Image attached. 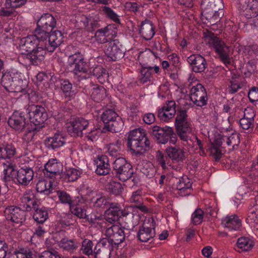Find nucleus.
<instances>
[{
    "instance_id": "obj_1",
    "label": "nucleus",
    "mask_w": 258,
    "mask_h": 258,
    "mask_svg": "<svg viewBox=\"0 0 258 258\" xmlns=\"http://www.w3.org/2000/svg\"><path fill=\"white\" fill-rule=\"evenodd\" d=\"M45 34L40 29H36L33 35L21 38L19 42V49L22 53L28 52L25 56V62L31 64L37 65L44 58L45 50L43 39Z\"/></svg>"
},
{
    "instance_id": "obj_2",
    "label": "nucleus",
    "mask_w": 258,
    "mask_h": 258,
    "mask_svg": "<svg viewBox=\"0 0 258 258\" xmlns=\"http://www.w3.org/2000/svg\"><path fill=\"white\" fill-rule=\"evenodd\" d=\"M175 125L177 136L184 146L201 149L202 144L193 133L190 119L188 118L185 110L180 109L177 113Z\"/></svg>"
},
{
    "instance_id": "obj_3",
    "label": "nucleus",
    "mask_w": 258,
    "mask_h": 258,
    "mask_svg": "<svg viewBox=\"0 0 258 258\" xmlns=\"http://www.w3.org/2000/svg\"><path fill=\"white\" fill-rule=\"evenodd\" d=\"M202 15L211 25L217 23L224 15L222 0H203Z\"/></svg>"
},
{
    "instance_id": "obj_4",
    "label": "nucleus",
    "mask_w": 258,
    "mask_h": 258,
    "mask_svg": "<svg viewBox=\"0 0 258 258\" xmlns=\"http://www.w3.org/2000/svg\"><path fill=\"white\" fill-rule=\"evenodd\" d=\"M102 216H95V220L101 221L97 224L101 228L103 233L108 237L112 245L118 244L123 241L126 237V234L118 225L113 224V223H108L106 220H101Z\"/></svg>"
},
{
    "instance_id": "obj_5",
    "label": "nucleus",
    "mask_w": 258,
    "mask_h": 258,
    "mask_svg": "<svg viewBox=\"0 0 258 258\" xmlns=\"http://www.w3.org/2000/svg\"><path fill=\"white\" fill-rule=\"evenodd\" d=\"M23 75L15 70L7 71L3 74L1 83L10 92H20L24 89Z\"/></svg>"
},
{
    "instance_id": "obj_6",
    "label": "nucleus",
    "mask_w": 258,
    "mask_h": 258,
    "mask_svg": "<svg viewBox=\"0 0 258 258\" xmlns=\"http://www.w3.org/2000/svg\"><path fill=\"white\" fill-rule=\"evenodd\" d=\"M127 146L136 154H142L149 147L145 133L143 129L136 128L131 131L127 140Z\"/></svg>"
},
{
    "instance_id": "obj_7",
    "label": "nucleus",
    "mask_w": 258,
    "mask_h": 258,
    "mask_svg": "<svg viewBox=\"0 0 258 258\" xmlns=\"http://www.w3.org/2000/svg\"><path fill=\"white\" fill-rule=\"evenodd\" d=\"M206 38L210 47L215 49L222 61L225 64L230 63L229 48L224 42L215 34L211 33H209Z\"/></svg>"
},
{
    "instance_id": "obj_8",
    "label": "nucleus",
    "mask_w": 258,
    "mask_h": 258,
    "mask_svg": "<svg viewBox=\"0 0 258 258\" xmlns=\"http://www.w3.org/2000/svg\"><path fill=\"white\" fill-rule=\"evenodd\" d=\"M112 167L116 177L122 181L130 178L133 174L131 164L123 158H118L113 163Z\"/></svg>"
},
{
    "instance_id": "obj_9",
    "label": "nucleus",
    "mask_w": 258,
    "mask_h": 258,
    "mask_svg": "<svg viewBox=\"0 0 258 258\" xmlns=\"http://www.w3.org/2000/svg\"><path fill=\"white\" fill-rule=\"evenodd\" d=\"M30 121L35 125H42L47 119V113L45 109L41 106L29 105L26 109Z\"/></svg>"
},
{
    "instance_id": "obj_10",
    "label": "nucleus",
    "mask_w": 258,
    "mask_h": 258,
    "mask_svg": "<svg viewBox=\"0 0 258 258\" xmlns=\"http://www.w3.org/2000/svg\"><path fill=\"white\" fill-rule=\"evenodd\" d=\"M68 63L70 71L75 74L80 72L87 73L89 72V65L84 61L83 55L79 52L70 55L68 59Z\"/></svg>"
},
{
    "instance_id": "obj_11",
    "label": "nucleus",
    "mask_w": 258,
    "mask_h": 258,
    "mask_svg": "<svg viewBox=\"0 0 258 258\" xmlns=\"http://www.w3.org/2000/svg\"><path fill=\"white\" fill-rule=\"evenodd\" d=\"M46 37L43 39L44 49L45 50V55L46 51L53 52L58 46H59L63 41V37L61 32L59 31H54L48 34V32L42 31Z\"/></svg>"
},
{
    "instance_id": "obj_12",
    "label": "nucleus",
    "mask_w": 258,
    "mask_h": 258,
    "mask_svg": "<svg viewBox=\"0 0 258 258\" xmlns=\"http://www.w3.org/2000/svg\"><path fill=\"white\" fill-rule=\"evenodd\" d=\"M191 100L198 106H203L207 101V92L203 86L200 84L193 86L190 91Z\"/></svg>"
},
{
    "instance_id": "obj_13",
    "label": "nucleus",
    "mask_w": 258,
    "mask_h": 258,
    "mask_svg": "<svg viewBox=\"0 0 258 258\" xmlns=\"http://www.w3.org/2000/svg\"><path fill=\"white\" fill-rule=\"evenodd\" d=\"M113 245L107 238H103L98 242L94 248L95 258H110Z\"/></svg>"
},
{
    "instance_id": "obj_14",
    "label": "nucleus",
    "mask_w": 258,
    "mask_h": 258,
    "mask_svg": "<svg viewBox=\"0 0 258 258\" xmlns=\"http://www.w3.org/2000/svg\"><path fill=\"white\" fill-rule=\"evenodd\" d=\"M4 213L7 220L15 223H22L25 220L26 212L18 207H8L6 208Z\"/></svg>"
},
{
    "instance_id": "obj_15",
    "label": "nucleus",
    "mask_w": 258,
    "mask_h": 258,
    "mask_svg": "<svg viewBox=\"0 0 258 258\" xmlns=\"http://www.w3.org/2000/svg\"><path fill=\"white\" fill-rule=\"evenodd\" d=\"M150 133L159 143L165 144L167 142L169 137L174 134V131L172 127L168 126L161 127L158 125H154L151 128Z\"/></svg>"
},
{
    "instance_id": "obj_16",
    "label": "nucleus",
    "mask_w": 258,
    "mask_h": 258,
    "mask_svg": "<svg viewBox=\"0 0 258 258\" xmlns=\"http://www.w3.org/2000/svg\"><path fill=\"white\" fill-rule=\"evenodd\" d=\"M176 103L173 100L167 101L158 110V116L162 121L168 122L176 114Z\"/></svg>"
},
{
    "instance_id": "obj_17",
    "label": "nucleus",
    "mask_w": 258,
    "mask_h": 258,
    "mask_svg": "<svg viewBox=\"0 0 258 258\" xmlns=\"http://www.w3.org/2000/svg\"><path fill=\"white\" fill-rule=\"evenodd\" d=\"M89 125L88 120L83 118H77L70 121L68 124V131L73 136H79L82 135V131Z\"/></svg>"
},
{
    "instance_id": "obj_18",
    "label": "nucleus",
    "mask_w": 258,
    "mask_h": 258,
    "mask_svg": "<svg viewBox=\"0 0 258 258\" xmlns=\"http://www.w3.org/2000/svg\"><path fill=\"white\" fill-rule=\"evenodd\" d=\"M120 46L119 42L115 41H111L106 45L104 52L111 60L116 61L124 56V52Z\"/></svg>"
},
{
    "instance_id": "obj_19",
    "label": "nucleus",
    "mask_w": 258,
    "mask_h": 258,
    "mask_svg": "<svg viewBox=\"0 0 258 258\" xmlns=\"http://www.w3.org/2000/svg\"><path fill=\"white\" fill-rule=\"evenodd\" d=\"M45 170L44 174L46 176L52 178L60 174L63 170V166L56 159H51L45 164Z\"/></svg>"
},
{
    "instance_id": "obj_20",
    "label": "nucleus",
    "mask_w": 258,
    "mask_h": 258,
    "mask_svg": "<svg viewBox=\"0 0 258 258\" xmlns=\"http://www.w3.org/2000/svg\"><path fill=\"white\" fill-rule=\"evenodd\" d=\"M56 26L55 18L49 14H45L37 21V28L36 29H40L48 32L51 30Z\"/></svg>"
},
{
    "instance_id": "obj_21",
    "label": "nucleus",
    "mask_w": 258,
    "mask_h": 258,
    "mask_svg": "<svg viewBox=\"0 0 258 258\" xmlns=\"http://www.w3.org/2000/svg\"><path fill=\"white\" fill-rule=\"evenodd\" d=\"M187 60L191 66L193 71L196 73H202L207 68L206 59L200 55H191L187 58Z\"/></svg>"
},
{
    "instance_id": "obj_22",
    "label": "nucleus",
    "mask_w": 258,
    "mask_h": 258,
    "mask_svg": "<svg viewBox=\"0 0 258 258\" xmlns=\"http://www.w3.org/2000/svg\"><path fill=\"white\" fill-rule=\"evenodd\" d=\"M9 125L18 131H22L26 126L25 118L22 113L15 111L8 120Z\"/></svg>"
},
{
    "instance_id": "obj_23",
    "label": "nucleus",
    "mask_w": 258,
    "mask_h": 258,
    "mask_svg": "<svg viewBox=\"0 0 258 258\" xmlns=\"http://www.w3.org/2000/svg\"><path fill=\"white\" fill-rule=\"evenodd\" d=\"M86 204V201L83 197H78L74 200L73 203L70 206L72 213L80 218H84L86 216V210L82 205Z\"/></svg>"
},
{
    "instance_id": "obj_24",
    "label": "nucleus",
    "mask_w": 258,
    "mask_h": 258,
    "mask_svg": "<svg viewBox=\"0 0 258 258\" xmlns=\"http://www.w3.org/2000/svg\"><path fill=\"white\" fill-rule=\"evenodd\" d=\"M222 226L229 230H238L241 226V220L235 214L227 215L222 219Z\"/></svg>"
},
{
    "instance_id": "obj_25",
    "label": "nucleus",
    "mask_w": 258,
    "mask_h": 258,
    "mask_svg": "<svg viewBox=\"0 0 258 258\" xmlns=\"http://www.w3.org/2000/svg\"><path fill=\"white\" fill-rule=\"evenodd\" d=\"M96 165L95 172L96 174L104 175L109 173L110 168L109 159L106 156H99L95 161Z\"/></svg>"
},
{
    "instance_id": "obj_26",
    "label": "nucleus",
    "mask_w": 258,
    "mask_h": 258,
    "mask_svg": "<svg viewBox=\"0 0 258 258\" xmlns=\"http://www.w3.org/2000/svg\"><path fill=\"white\" fill-rule=\"evenodd\" d=\"M66 142L65 136L62 133H56L53 137L47 138L45 141L47 147L53 150L63 146Z\"/></svg>"
},
{
    "instance_id": "obj_27",
    "label": "nucleus",
    "mask_w": 258,
    "mask_h": 258,
    "mask_svg": "<svg viewBox=\"0 0 258 258\" xmlns=\"http://www.w3.org/2000/svg\"><path fill=\"white\" fill-rule=\"evenodd\" d=\"M168 157L177 162H182L185 159V153L183 149L176 146H169L165 150Z\"/></svg>"
},
{
    "instance_id": "obj_28",
    "label": "nucleus",
    "mask_w": 258,
    "mask_h": 258,
    "mask_svg": "<svg viewBox=\"0 0 258 258\" xmlns=\"http://www.w3.org/2000/svg\"><path fill=\"white\" fill-rule=\"evenodd\" d=\"M191 180L186 176L180 178L177 183L178 194L181 196H186L191 193L192 190Z\"/></svg>"
},
{
    "instance_id": "obj_29",
    "label": "nucleus",
    "mask_w": 258,
    "mask_h": 258,
    "mask_svg": "<svg viewBox=\"0 0 258 258\" xmlns=\"http://www.w3.org/2000/svg\"><path fill=\"white\" fill-rule=\"evenodd\" d=\"M105 213V220L108 223H114L119 218L121 207L117 203H110Z\"/></svg>"
},
{
    "instance_id": "obj_30",
    "label": "nucleus",
    "mask_w": 258,
    "mask_h": 258,
    "mask_svg": "<svg viewBox=\"0 0 258 258\" xmlns=\"http://www.w3.org/2000/svg\"><path fill=\"white\" fill-rule=\"evenodd\" d=\"M33 170L29 167L21 168L17 171V180L22 185H27L33 179Z\"/></svg>"
},
{
    "instance_id": "obj_31",
    "label": "nucleus",
    "mask_w": 258,
    "mask_h": 258,
    "mask_svg": "<svg viewBox=\"0 0 258 258\" xmlns=\"http://www.w3.org/2000/svg\"><path fill=\"white\" fill-rule=\"evenodd\" d=\"M128 202L141 211L146 212L147 211V207L143 205L142 191L141 189H138L132 193L128 199Z\"/></svg>"
},
{
    "instance_id": "obj_32",
    "label": "nucleus",
    "mask_w": 258,
    "mask_h": 258,
    "mask_svg": "<svg viewBox=\"0 0 258 258\" xmlns=\"http://www.w3.org/2000/svg\"><path fill=\"white\" fill-rule=\"evenodd\" d=\"M77 23H82L85 28L89 31H93L98 27V23L97 19L91 16H86L82 15L77 17Z\"/></svg>"
},
{
    "instance_id": "obj_33",
    "label": "nucleus",
    "mask_w": 258,
    "mask_h": 258,
    "mask_svg": "<svg viewBox=\"0 0 258 258\" xmlns=\"http://www.w3.org/2000/svg\"><path fill=\"white\" fill-rule=\"evenodd\" d=\"M140 33L145 39L150 40L155 34L152 23L147 20L143 22L140 29Z\"/></svg>"
},
{
    "instance_id": "obj_34",
    "label": "nucleus",
    "mask_w": 258,
    "mask_h": 258,
    "mask_svg": "<svg viewBox=\"0 0 258 258\" xmlns=\"http://www.w3.org/2000/svg\"><path fill=\"white\" fill-rule=\"evenodd\" d=\"M0 165L3 167V173L4 179L8 180L9 178H13L17 174V171L15 169V167L9 160H0Z\"/></svg>"
},
{
    "instance_id": "obj_35",
    "label": "nucleus",
    "mask_w": 258,
    "mask_h": 258,
    "mask_svg": "<svg viewBox=\"0 0 258 258\" xmlns=\"http://www.w3.org/2000/svg\"><path fill=\"white\" fill-rule=\"evenodd\" d=\"M21 206L24 210L29 211L32 206H34L35 202V195L31 190L26 191L21 198Z\"/></svg>"
},
{
    "instance_id": "obj_36",
    "label": "nucleus",
    "mask_w": 258,
    "mask_h": 258,
    "mask_svg": "<svg viewBox=\"0 0 258 258\" xmlns=\"http://www.w3.org/2000/svg\"><path fill=\"white\" fill-rule=\"evenodd\" d=\"M16 153V148L12 144L2 145L0 146V160L10 159Z\"/></svg>"
},
{
    "instance_id": "obj_37",
    "label": "nucleus",
    "mask_w": 258,
    "mask_h": 258,
    "mask_svg": "<svg viewBox=\"0 0 258 258\" xmlns=\"http://www.w3.org/2000/svg\"><path fill=\"white\" fill-rule=\"evenodd\" d=\"M90 94L93 100L99 102L106 97V90L103 87L95 85L92 86Z\"/></svg>"
},
{
    "instance_id": "obj_38",
    "label": "nucleus",
    "mask_w": 258,
    "mask_h": 258,
    "mask_svg": "<svg viewBox=\"0 0 258 258\" xmlns=\"http://www.w3.org/2000/svg\"><path fill=\"white\" fill-rule=\"evenodd\" d=\"M58 245L62 249L72 253L78 248L79 243L75 240L64 238L59 241Z\"/></svg>"
},
{
    "instance_id": "obj_39",
    "label": "nucleus",
    "mask_w": 258,
    "mask_h": 258,
    "mask_svg": "<svg viewBox=\"0 0 258 258\" xmlns=\"http://www.w3.org/2000/svg\"><path fill=\"white\" fill-rule=\"evenodd\" d=\"M248 3L245 10L246 17L247 18H256V20L258 21V1L249 0Z\"/></svg>"
},
{
    "instance_id": "obj_40",
    "label": "nucleus",
    "mask_w": 258,
    "mask_h": 258,
    "mask_svg": "<svg viewBox=\"0 0 258 258\" xmlns=\"http://www.w3.org/2000/svg\"><path fill=\"white\" fill-rule=\"evenodd\" d=\"M141 171L149 178L153 177L156 172V169L153 164L147 161H143L140 165Z\"/></svg>"
},
{
    "instance_id": "obj_41",
    "label": "nucleus",
    "mask_w": 258,
    "mask_h": 258,
    "mask_svg": "<svg viewBox=\"0 0 258 258\" xmlns=\"http://www.w3.org/2000/svg\"><path fill=\"white\" fill-rule=\"evenodd\" d=\"M155 236V232L148 227L143 226L141 228L138 233L139 239L142 242H147Z\"/></svg>"
},
{
    "instance_id": "obj_42",
    "label": "nucleus",
    "mask_w": 258,
    "mask_h": 258,
    "mask_svg": "<svg viewBox=\"0 0 258 258\" xmlns=\"http://www.w3.org/2000/svg\"><path fill=\"white\" fill-rule=\"evenodd\" d=\"M108 131L118 133L121 131L123 126V122L121 118L118 115L109 124L105 125Z\"/></svg>"
},
{
    "instance_id": "obj_43",
    "label": "nucleus",
    "mask_w": 258,
    "mask_h": 258,
    "mask_svg": "<svg viewBox=\"0 0 258 258\" xmlns=\"http://www.w3.org/2000/svg\"><path fill=\"white\" fill-rule=\"evenodd\" d=\"M91 202L93 206L101 208H105L108 204L109 202L106 197L102 194H95L91 199Z\"/></svg>"
},
{
    "instance_id": "obj_44",
    "label": "nucleus",
    "mask_w": 258,
    "mask_h": 258,
    "mask_svg": "<svg viewBox=\"0 0 258 258\" xmlns=\"http://www.w3.org/2000/svg\"><path fill=\"white\" fill-rule=\"evenodd\" d=\"M254 245L253 241L245 237L239 238L237 241V246L242 251H247L250 250Z\"/></svg>"
},
{
    "instance_id": "obj_45",
    "label": "nucleus",
    "mask_w": 258,
    "mask_h": 258,
    "mask_svg": "<svg viewBox=\"0 0 258 258\" xmlns=\"http://www.w3.org/2000/svg\"><path fill=\"white\" fill-rule=\"evenodd\" d=\"M108 35V28L106 27L103 29L97 30L92 40V41H96L99 44L104 43L107 41V37Z\"/></svg>"
},
{
    "instance_id": "obj_46",
    "label": "nucleus",
    "mask_w": 258,
    "mask_h": 258,
    "mask_svg": "<svg viewBox=\"0 0 258 258\" xmlns=\"http://www.w3.org/2000/svg\"><path fill=\"white\" fill-rule=\"evenodd\" d=\"M48 217L47 211L43 208H37L33 214L34 219L39 223H44Z\"/></svg>"
},
{
    "instance_id": "obj_47",
    "label": "nucleus",
    "mask_w": 258,
    "mask_h": 258,
    "mask_svg": "<svg viewBox=\"0 0 258 258\" xmlns=\"http://www.w3.org/2000/svg\"><path fill=\"white\" fill-rule=\"evenodd\" d=\"M93 246L94 244L92 240L89 239H85L82 242L80 250L83 254L89 256L94 253Z\"/></svg>"
},
{
    "instance_id": "obj_48",
    "label": "nucleus",
    "mask_w": 258,
    "mask_h": 258,
    "mask_svg": "<svg viewBox=\"0 0 258 258\" xmlns=\"http://www.w3.org/2000/svg\"><path fill=\"white\" fill-rule=\"evenodd\" d=\"M51 182L50 180L41 179L38 181L36 184V189L38 192L42 193L46 192V194L49 192Z\"/></svg>"
},
{
    "instance_id": "obj_49",
    "label": "nucleus",
    "mask_w": 258,
    "mask_h": 258,
    "mask_svg": "<svg viewBox=\"0 0 258 258\" xmlns=\"http://www.w3.org/2000/svg\"><path fill=\"white\" fill-rule=\"evenodd\" d=\"M117 114L113 109H106L102 114L101 119L105 125L109 124L110 122L112 121L117 117Z\"/></svg>"
},
{
    "instance_id": "obj_50",
    "label": "nucleus",
    "mask_w": 258,
    "mask_h": 258,
    "mask_svg": "<svg viewBox=\"0 0 258 258\" xmlns=\"http://www.w3.org/2000/svg\"><path fill=\"white\" fill-rule=\"evenodd\" d=\"M107 188L110 193L115 196L120 195L123 191L122 185L120 183L115 181H112L109 183Z\"/></svg>"
},
{
    "instance_id": "obj_51",
    "label": "nucleus",
    "mask_w": 258,
    "mask_h": 258,
    "mask_svg": "<svg viewBox=\"0 0 258 258\" xmlns=\"http://www.w3.org/2000/svg\"><path fill=\"white\" fill-rule=\"evenodd\" d=\"M82 171L76 168H69L66 172V178L69 181H74L80 177Z\"/></svg>"
},
{
    "instance_id": "obj_52",
    "label": "nucleus",
    "mask_w": 258,
    "mask_h": 258,
    "mask_svg": "<svg viewBox=\"0 0 258 258\" xmlns=\"http://www.w3.org/2000/svg\"><path fill=\"white\" fill-rule=\"evenodd\" d=\"M122 149L121 142L117 141L115 143H110L107 146V152L112 156H117Z\"/></svg>"
},
{
    "instance_id": "obj_53",
    "label": "nucleus",
    "mask_w": 258,
    "mask_h": 258,
    "mask_svg": "<svg viewBox=\"0 0 258 258\" xmlns=\"http://www.w3.org/2000/svg\"><path fill=\"white\" fill-rule=\"evenodd\" d=\"M102 131L99 128L94 127L86 134V138L91 142L97 141L101 135Z\"/></svg>"
},
{
    "instance_id": "obj_54",
    "label": "nucleus",
    "mask_w": 258,
    "mask_h": 258,
    "mask_svg": "<svg viewBox=\"0 0 258 258\" xmlns=\"http://www.w3.org/2000/svg\"><path fill=\"white\" fill-rule=\"evenodd\" d=\"M56 196L61 203L68 204L70 206L74 202L69 194L64 191L57 190Z\"/></svg>"
},
{
    "instance_id": "obj_55",
    "label": "nucleus",
    "mask_w": 258,
    "mask_h": 258,
    "mask_svg": "<svg viewBox=\"0 0 258 258\" xmlns=\"http://www.w3.org/2000/svg\"><path fill=\"white\" fill-rule=\"evenodd\" d=\"M246 221L254 227L255 225H258V212L255 208L251 209L249 212Z\"/></svg>"
},
{
    "instance_id": "obj_56",
    "label": "nucleus",
    "mask_w": 258,
    "mask_h": 258,
    "mask_svg": "<svg viewBox=\"0 0 258 258\" xmlns=\"http://www.w3.org/2000/svg\"><path fill=\"white\" fill-rule=\"evenodd\" d=\"M152 72V68L151 67L144 68L141 70L140 81L142 83L144 84L148 81H150L151 77Z\"/></svg>"
},
{
    "instance_id": "obj_57",
    "label": "nucleus",
    "mask_w": 258,
    "mask_h": 258,
    "mask_svg": "<svg viewBox=\"0 0 258 258\" xmlns=\"http://www.w3.org/2000/svg\"><path fill=\"white\" fill-rule=\"evenodd\" d=\"M88 73L92 74L98 78L107 75L106 73V70L101 66H97L95 68H89Z\"/></svg>"
},
{
    "instance_id": "obj_58",
    "label": "nucleus",
    "mask_w": 258,
    "mask_h": 258,
    "mask_svg": "<svg viewBox=\"0 0 258 258\" xmlns=\"http://www.w3.org/2000/svg\"><path fill=\"white\" fill-rule=\"evenodd\" d=\"M103 11L108 18H110L116 23L119 22V19L118 15L110 8L105 7L103 9Z\"/></svg>"
},
{
    "instance_id": "obj_59",
    "label": "nucleus",
    "mask_w": 258,
    "mask_h": 258,
    "mask_svg": "<svg viewBox=\"0 0 258 258\" xmlns=\"http://www.w3.org/2000/svg\"><path fill=\"white\" fill-rule=\"evenodd\" d=\"M203 211L201 209L196 210L192 214V222L195 225L201 223L203 219Z\"/></svg>"
},
{
    "instance_id": "obj_60",
    "label": "nucleus",
    "mask_w": 258,
    "mask_h": 258,
    "mask_svg": "<svg viewBox=\"0 0 258 258\" xmlns=\"http://www.w3.org/2000/svg\"><path fill=\"white\" fill-rule=\"evenodd\" d=\"M59 223L64 226H69L72 224V215L70 214L63 213L60 217Z\"/></svg>"
},
{
    "instance_id": "obj_61",
    "label": "nucleus",
    "mask_w": 258,
    "mask_h": 258,
    "mask_svg": "<svg viewBox=\"0 0 258 258\" xmlns=\"http://www.w3.org/2000/svg\"><path fill=\"white\" fill-rule=\"evenodd\" d=\"M240 80L239 77L234 78L232 77L231 81H230V91L232 93H235L240 88V84L239 83Z\"/></svg>"
},
{
    "instance_id": "obj_62",
    "label": "nucleus",
    "mask_w": 258,
    "mask_h": 258,
    "mask_svg": "<svg viewBox=\"0 0 258 258\" xmlns=\"http://www.w3.org/2000/svg\"><path fill=\"white\" fill-rule=\"evenodd\" d=\"M239 123L243 129L248 130L253 127L254 121L245 118V117H242L239 120Z\"/></svg>"
},
{
    "instance_id": "obj_63",
    "label": "nucleus",
    "mask_w": 258,
    "mask_h": 258,
    "mask_svg": "<svg viewBox=\"0 0 258 258\" xmlns=\"http://www.w3.org/2000/svg\"><path fill=\"white\" fill-rule=\"evenodd\" d=\"M39 258H60L58 252L55 251L45 250L39 255Z\"/></svg>"
},
{
    "instance_id": "obj_64",
    "label": "nucleus",
    "mask_w": 258,
    "mask_h": 258,
    "mask_svg": "<svg viewBox=\"0 0 258 258\" xmlns=\"http://www.w3.org/2000/svg\"><path fill=\"white\" fill-rule=\"evenodd\" d=\"M248 98L251 102L256 103L258 102V89L253 87L249 90Z\"/></svg>"
}]
</instances>
